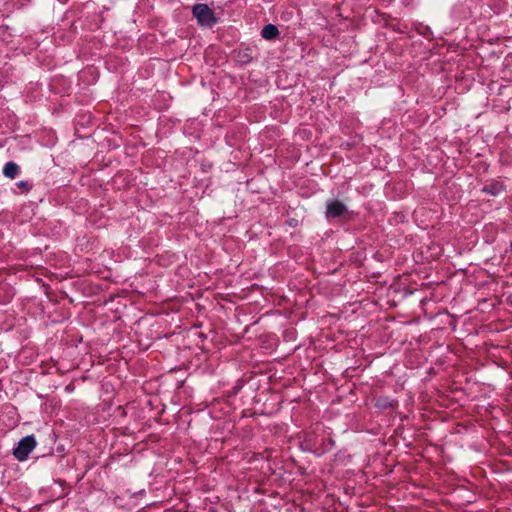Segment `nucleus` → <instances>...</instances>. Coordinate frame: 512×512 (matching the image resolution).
<instances>
[{
    "label": "nucleus",
    "mask_w": 512,
    "mask_h": 512,
    "mask_svg": "<svg viewBox=\"0 0 512 512\" xmlns=\"http://www.w3.org/2000/svg\"><path fill=\"white\" fill-rule=\"evenodd\" d=\"M36 439L33 435H28L24 438H22L17 446L13 449V456L18 461H25L29 454L34 450L36 447Z\"/></svg>",
    "instance_id": "f03ea898"
},
{
    "label": "nucleus",
    "mask_w": 512,
    "mask_h": 512,
    "mask_svg": "<svg viewBox=\"0 0 512 512\" xmlns=\"http://www.w3.org/2000/svg\"><path fill=\"white\" fill-rule=\"evenodd\" d=\"M192 14L200 26L212 27L217 23L213 10L207 4H195L192 7Z\"/></svg>",
    "instance_id": "f257e3e1"
},
{
    "label": "nucleus",
    "mask_w": 512,
    "mask_h": 512,
    "mask_svg": "<svg viewBox=\"0 0 512 512\" xmlns=\"http://www.w3.org/2000/svg\"><path fill=\"white\" fill-rule=\"evenodd\" d=\"M17 185H18V187L25 188V189L28 187V183L25 181H20Z\"/></svg>",
    "instance_id": "0eeeda50"
},
{
    "label": "nucleus",
    "mask_w": 512,
    "mask_h": 512,
    "mask_svg": "<svg viewBox=\"0 0 512 512\" xmlns=\"http://www.w3.org/2000/svg\"><path fill=\"white\" fill-rule=\"evenodd\" d=\"M3 174L7 178L14 179L19 174V166L15 162H7L3 168Z\"/></svg>",
    "instance_id": "20e7f679"
},
{
    "label": "nucleus",
    "mask_w": 512,
    "mask_h": 512,
    "mask_svg": "<svg viewBox=\"0 0 512 512\" xmlns=\"http://www.w3.org/2000/svg\"><path fill=\"white\" fill-rule=\"evenodd\" d=\"M502 188H503L502 184L494 183V184L486 185L483 188V191L486 193H490L491 195H497L501 192Z\"/></svg>",
    "instance_id": "423d86ee"
},
{
    "label": "nucleus",
    "mask_w": 512,
    "mask_h": 512,
    "mask_svg": "<svg viewBox=\"0 0 512 512\" xmlns=\"http://www.w3.org/2000/svg\"><path fill=\"white\" fill-rule=\"evenodd\" d=\"M347 211V207L339 200H331L326 205V217L336 218L342 216Z\"/></svg>",
    "instance_id": "7ed1b4c3"
},
{
    "label": "nucleus",
    "mask_w": 512,
    "mask_h": 512,
    "mask_svg": "<svg viewBox=\"0 0 512 512\" xmlns=\"http://www.w3.org/2000/svg\"><path fill=\"white\" fill-rule=\"evenodd\" d=\"M279 34L278 28L273 24H267L263 27L261 35L264 39L271 40Z\"/></svg>",
    "instance_id": "39448f33"
}]
</instances>
